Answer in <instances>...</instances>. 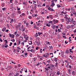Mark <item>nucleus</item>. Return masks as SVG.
<instances>
[{"label":"nucleus","instance_id":"obj_50","mask_svg":"<svg viewBox=\"0 0 76 76\" xmlns=\"http://www.w3.org/2000/svg\"><path fill=\"white\" fill-rule=\"evenodd\" d=\"M16 36L17 37H19V36H20V34H17Z\"/></svg>","mask_w":76,"mask_h":76},{"label":"nucleus","instance_id":"obj_4","mask_svg":"<svg viewBox=\"0 0 76 76\" xmlns=\"http://www.w3.org/2000/svg\"><path fill=\"white\" fill-rule=\"evenodd\" d=\"M65 16L64 17V18H65L66 20L67 19H69L70 18H69V16L67 15H65Z\"/></svg>","mask_w":76,"mask_h":76},{"label":"nucleus","instance_id":"obj_30","mask_svg":"<svg viewBox=\"0 0 76 76\" xmlns=\"http://www.w3.org/2000/svg\"><path fill=\"white\" fill-rule=\"evenodd\" d=\"M66 53H70V51L68 50H66Z\"/></svg>","mask_w":76,"mask_h":76},{"label":"nucleus","instance_id":"obj_42","mask_svg":"<svg viewBox=\"0 0 76 76\" xmlns=\"http://www.w3.org/2000/svg\"><path fill=\"white\" fill-rule=\"evenodd\" d=\"M17 50H21V49H20V48H19V47H17Z\"/></svg>","mask_w":76,"mask_h":76},{"label":"nucleus","instance_id":"obj_9","mask_svg":"<svg viewBox=\"0 0 76 76\" xmlns=\"http://www.w3.org/2000/svg\"><path fill=\"white\" fill-rule=\"evenodd\" d=\"M29 51H31V52L33 53H34V52H35V51L33 49H31V50H29Z\"/></svg>","mask_w":76,"mask_h":76},{"label":"nucleus","instance_id":"obj_26","mask_svg":"<svg viewBox=\"0 0 76 76\" xmlns=\"http://www.w3.org/2000/svg\"><path fill=\"white\" fill-rule=\"evenodd\" d=\"M32 16H31L29 15L28 16V18H29V19H32Z\"/></svg>","mask_w":76,"mask_h":76},{"label":"nucleus","instance_id":"obj_47","mask_svg":"<svg viewBox=\"0 0 76 76\" xmlns=\"http://www.w3.org/2000/svg\"><path fill=\"white\" fill-rule=\"evenodd\" d=\"M11 41H12L13 42H15V39H14L11 40Z\"/></svg>","mask_w":76,"mask_h":76},{"label":"nucleus","instance_id":"obj_37","mask_svg":"<svg viewBox=\"0 0 76 76\" xmlns=\"http://www.w3.org/2000/svg\"><path fill=\"white\" fill-rule=\"evenodd\" d=\"M51 9H52L50 7H49L48 8V10H50V11H51Z\"/></svg>","mask_w":76,"mask_h":76},{"label":"nucleus","instance_id":"obj_6","mask_svg":"<svg viewBox=\"0 0 76 76\" xmlns=\"http://www.w3.org/2000/svg\"><path fill=\"white\" fill-rule=\"evenodd\" d=\"M22 32H24L25 31V28L23 27V26L22 25V26L21 27Z\"/></svg>","mask_w":76,"mask_h":76},{"label":"nucleus","instance_id":"obj_3","mask_svg":"<svg viewBox=\"0 0 76 76\" xmlns=\"http://www.w3.org/2000/svg\"><path fill=\"white\" fill-rule=\"evenodd\" d=\"M43 56L45 58H48V57H49V54L47 53H45Z\"/></svg>","mask_w":76,"mask_h":76},{"label":"nucleus","instance_id":"obj_39","mask_svg":"<svg viewBox=\"0 0 76 76\" xmlns=\"http://www.w3.org/2000/svg\"><path fill=\"white\" fill-rule=\"evenodd\" d=\"M61 22H64V19H61Z\"/></svg>","mask_w":76,"mask_h":76},{"label":"nucleus","instance_id":"obj_11","mask_svg":"<svg viewBox=\"0 0 76 76\" xmlns=\"http://www.w3.org/2000/svg\"><path fill=\"white\" fill-rule=\"evenodd\" d=\"M32 16L33 17H37L38 15H37V14H32Z\"/></svg>","mask_w":76,"mask_h":76},{"label":"nucleus","instance_id":"obj_45","mask_svg":"<svg viewBox=\"0 0 76 76\" xmlns=\"http://www.w3.org/2000/svg\"><path fill=\"white\" fill-rule=\"evenodd\" d=\"M26 26H27V27H28V26L29 25L28 24V23H26Z\"/></svg>","mask_w":76,"mask_h":76},{"label":"nucleus","instance_id":"obj_13","mask_svg":"<svg viewBox=\"0 0 76 76\" xmlns=\"http://www.w3.org/2000/svg\"><path fill=\"white\" fill-rule=\"evenodd\" d=\"M55 5V4H54V2H53L52 3L50 6H51V7H54V6Z\"/></svg>","mask_w":76,"mask_h":76},{"label":"nucleus","instance_id":"obj_44","mask_svg":"<svg viewBox=\"0 0 76 76\" xmlns=\"http://www.w3.org/2000/svg\"><path fill=\"white\" fill-rule=\"evenodd\" d=\"M42 49H41L40 50V52L41 53H42Z\"/></svg>","mask_w":76,"mask_h":76},{"label":"nucleus","instance_id":"obj_32","mask_svg":"<svg viewBox=\"0 0 76 76\" xmlns=\"http://www.w3.org/2000/svg\"><path fill=\"white\" fill-rule=\"evenodd\" d=\"M17 11L18 12V14H20V13H21V12H20V11Z\"/></svg>","mask_w":76,"mask_h":76},{"label":"nucleus","instance_id":"obj_19","mask_svg":"<svg viewBox=\"0 0 76 76\" xmlns=\"http://www.w3.org/2000/svg\"><path fill=\"white\" fill-rule=\"evenodd\" d=\"M46 26H48V27H50V24L48 23L46 25Z\"/></svg>","mask_w":76,"mask_h":76},{"label":"nucleus","instance_id":"obj_31","mask_svg":"<svg viewBox=\"0 0 76 76\" xmlns=\"http://www.w3.org/2000/svg\"><path fill=\"white\" fill-rule=\"evenodd\" d=\"M55 26H54V25H53V26H52V28L53 29H56V28H55Z\"/></svg>","mask_w":76,"mask_h":76},{"label":"nucleus","instance_id":"obj_54","mask_svg":"<svg viewBox=\"0 0 76 76\" xmlns=\"http://www.w3.org/2000/svg\"><path fill=\"white\" fill-rule=\"evenodd\" d=\"M38 48H38V47H37L36 48V50H38Z\"/></svg>","mask_w":76,"mask_h":76},{"label":"nucleus","instance_id":"obj_63","mask_svg":"<svg viewBox=\"0 0 76 76\" xmlns=\"http://www.w3.org/2000/svg\"><path fill=\"white\" fill-rule=\"evenodd\" d=\"M24 42H21V44H22V45H24Z\"/></svg>","mask_w":76,"mask_h":76},{"label":"nucleus","instance_id":"obj_18","mask_svg":"<svg viewBox=\"0 0 76 76\" xmlns=\"http://www.w3.org/2000/svg\"><path fill=\"white\" fill-rule=\"evenodd\" d=\"M75 74L76 73H75V71H72V75H75Z\"/></svg>","mask_w":76,"mask_h":76},{"label":"nucleus","instance_id":"obj_40","mask_svg":"<svg viewBox=\"0 0 76 76\" xmlns=\"http://www.w3.org/2000/svg\"><path fill=\"white\" fill-rule=\"evenodd\" d=\"M57 6L58 7H61V6H60V5H59L58 4H57Z\"/></svg>","mask_w":76,"mask_h":76},{"label":"nucleus","instance_id":"obj_57","mask_svg":"<svg viewBox=\"0 0 76 76\" xmlns=\"http://www.w3.org/2000/svg\"><path fill=\"white\" fill-rule=\"evenodd\" d=\"M62 37L63 38H65V39H66V36H63Z\"/></svg>","mask_w":76,"mask_h":76},{"label":"nucleus","instance_id":"obj_14","mask_svg":"<svg viewBox=\"0 0 76 76\" xmlns=\"http://www.w3.org/2000/svg\"><path fill=\"white\" fill-rule=\"evenodd\" d=\"M73 25H75L76 24V22L75 21H74L72 23Z\"/></svg>","mask_w":76,"mask_h":76},{"label":"nucleus","instance_id":"obj_27","mask_svg":"<svg viewBox=\"0 0 76 76\" xmlns=\"http://www.w3.org/2000/svg\"><path fill=\"white\" fill-rule=\"evenodd\" d=\"M54 16L55 18H57V17L58 16V15H57V14H56V15H55Z\"/></svg>","mask_w":76,"mask_h":76},{"label":"nucleus","instance_id":"obj_36","mask_svg":"<svg viewBox=\"0 0 76 76\" xmlns=\"http://www.w3.org/2000/svg\"><path fill=\"white\" fill-rule=\"evenodd\" d=\"M4 41L5 42V44H7V42H8V41L6 39L4 40Z\"/></svg>","mask_w":76,"mask_h":76},{"label":"nucleus","instance_id":"obj_16","mask_svg":"<svg viewBox=\"0 0 76 76\" xmlns=\"http://www.w3.org/2000/svg\"><path fill=\"white\" fill-rule=\"evenodd\" d=\"M25 13H23L20 15V17H22L23 16H25Z\"/></svg>","mask_w":76,"mask_h":76},{"label":"nucleus","instance_id":"obj_20","mask_svg":"<svg viewBox=\"0 0 76 76\" xmlns=\"http://www.w3.org/2000/svg\"><path fill=\"white\" fill-rule=\"evenodd\" d=\"M13 22H14L13 19H12L11 20L10 22V23H13Z\"/></svg>","mask_w":76,"mask_h":76},{"label":"nucleus","instance_id":"obj_21","mask_svg":"<svg viewBox=\"0 0 76 76\" xmlns=\"http://www.w3.org/2000/svg\"><path fill=\"white\" fill-rule=\"evenodd\" d=\"M60 72L58 71L56 73V75H60Z\"/></svg>","mask_w":76,"mask_h":76},{"label":"nucleus","instance_id":"obj_53","mask_svg":"<svg viewBox=\"0 0 76 76\" xmlns=\"http://www.w3.org/2000/svg\"><path fill=\"white\" fill-rule=\"evenodd\" d=\"M53 22L55 24V23L56 22V20H53Z\"/></svg>","mask_w":76,"mask_h":76},{"label":"nucleus","instance_id":"obj_17","mask_svg":"<svg viewBox=\"0 0 76 76\" xmlns=\"http://www.w3.org/2000/svg\"><path fill=\"white\" fill-rule=\"evenodd\" d=\"M28 42L29 45H31V44H32L31 41H29Z\"/></svg>","mask_w":76,"mask_h":76},{"label":"nucleus","instance_id":"obj_25","mask_svg":"<svg viewBox=\"0 0 76 76\" xmlns=\"http://www.w3.org/2000/svg\"><path fill=\"white\" fill-rule=\"evenodd\" d=\"M46 44L47 45H48V44H49V45H50V42H48L47 41H46Z\"/></svg>","mask_w":76,"mask_h":76},{"label":"nucleus","instance_id":"obj_58","mask_svg":"<svg viewBox=\"0 0 76 76\" xmlns=\"http://www.w3.org/2000/svg\"><path fill=\"white\" fill-rule=\"evenodd\" d=\"M72 49H70L69 50L70 52V53H73V51H72Z\"/></svg>","mask_w":76,"mask_h":76},{"label":"nucleus","instance_id":"obj_15","mask_svg":"<svg viewBox=\"0 0 76 76\" xmlns=\"http://www.w3.org/2000/svg\"><path fill=\"white\" fill-rule=\"evenodd\" d=\"M49 18L50 19H53V16L52 15H49Z\"/></svg>","mask_w":76,"mask_h":76},{"label":"nucleus","instance_id":"obj_62","mask_svg":"<svg viewBox=\"0 0 76 76\" xmlns=\"http://www.w3.org/2000/svg\"><path fill=\"white\" fill-rule=\"evenodd\" d=\"M12 45V43L10 42V44L9 45L10 46H11Z\"/></svg>","mask_w":76,"mask_h":76},{"label":"nucleus","instance_id":"obj_46","mask_svg":"<svg viewBox=\"0 0 76 76\" xmlns=\"http://www.w3.org/2000/svg\"><path fill=\"white\" fill-rule=\"evenodd\" d=\"M58 32H61V30L60 29H58Z\"/></svg>","mask_w":76,"mask_h":76},{"label":"nucleus","instance_id":"obj_12","mask_svg":"<svg viewBox=\"0 0 76 76\" xmlns=\"http://www.w3.org/2000/svg\"><path fill=\"white\" fill-rule=\"evenodd\" d=\"M6 28L4 27L2 29V31H3V32H4L5 31V30H6Z\"/></svg>","mask_w":76,"mask_h":76},{"label":"nucleus","instance_id":"obj_10","mask_svg":"<svg viewBox=\"0 0 76 76\" xmlns=\"http://www.w3.org/2000/svg\"><path fill=\"white\" fill-rule=\"evenodd\" d=\"M53 60L55 61V62H57V60H58V59H57V58H53Z\"/></svg>","mask_w":76,"mask_h":76},{"label":"nucleus","instance_id":"obj_24","mask_svg":"<svg viewBox=\"0 0 76 76\" xmlns=\"http://www.w3.org/2000/svg\"><path fill=\"white\" fill-rule=\"evenodd\" d=\"M8 47V45L7 44L5 43V48H7Z\"/></svg>","mask_w":76,"mask_h":76},{"label":"nucleus","instance_id":"obj_48","mask_svg":"<svg viewBox=\"0 0 76 76\" xmlns=\"http://www.w3.org/2000/svg\"><path fill=\"white\" fill-rule=\"evenodd\" d=\"M6 8H3L2 9V10H6Z\"/></svg>","mask_w":76,"mask_h":76},{"label":"nucleus","instance_id":"obj_34","mask_svg":"<svg viewBox=\"0 0 76 76\" xmlns=\"http://www.w3.org/2000/svg\"><path fill=\"white\" fill-rule=\"evenodd\" d=\"M58 20H55V24H56V23H58Z\"/></svg>","mask_w":76,"mask_h":76},{"label":"nucleus","instance_id":"obj_51","mask_svg":"<svg viewBox=\"0 0 76 76\" xmlns=\"http://www.w3.org/2000/svg\"><path fill=\"white\" fill-rule=\"evenodd\" d=\"M71 71L70 69H69L68 71V72H69V73H70V71Z\"/></svg>","mask_w":76,"mask_h":76},{"label":"nucleus","instance_id":"obj_7","mask_svg":"<svg viewBox=\"0 0 76 76\" xmlns=\"http://www.w3.org/2000/svg\"><path fill=\"white\" fill-rule=\"evenodd\" d=\"M70 23H72L74 21V19L73 18L69 19Z\"/></svg>","mask_w":76,"mask_h":76},{"label":"nucleus","instance_id":"obj_29","mask_svg":"<svg viewBox=\"0 0 76 76\" xmlns=\"http://www.w3.org/2000/svg\"><path fill=\"white\" fill-rule=\"evenodd\" d=\"M56 67H57V66H58V63L57 62H56L55 63V65Z\"/></svg>","mask_w":76,"mask_h":76},{"label":"nucleus","instance_id":"obj_5","mask_svg":"<svg viewBox=\"0 0 76 76\" xmlns=\"http://www.w3.org/2000/svg\"><path fill=\"white\" fill-rule=\"evenodd\" d=\"M66 23L67 24V25H69V24L70 22V20L69 19H68L67 20H66Z\"/></svg>","mask_w":76,"mask_h":76},{"label":"nucleus","instance_id":"obj_41","mask_svg":"<svg viewBox=\"0 0 76 76\" xmlns=\"http://www.w3.org/2000/svg\"><path fill=\"white\" fill-rule=\"evenodd\" d=\"M74 25H72L70 26V27H71V28H73L74 27Z\"/></svg>","mask_w":76,"mask_h":76},{"label":"nucleus","instance_id":"obj_61","mask_svg":"<svg viewBox=\"0 0 76 76\" xmlns=\"http://www.w3.org/2000/svg\"><path fill=\"white\" fill-rule=\"evenodd\" d=\"M11 62H12V63H13V64H16L15 63L13 62V61H11Z\"/></svg>","mask_w":76,"mask_h":76},{"label":"nucleus","instance_id":"obj_43","mask_svg":"<svg viewBox=\"0 0 76 76\" xmlns=\"http://www.w3.org/2000/svg\"><path fill=\"white\" fill-rule=\"evenodd\" d=\"M5 4H4V3H3L2 4V7H4V6H5Z\"/></svg>","mask_w":76,"mask_h":76},{"label":"nucleus","instance_id":"obj_49","mask_svg":"<svg viewBox=\"0 0 76 76\" xmlns=\"http://www.w3.org/2000/svg\"><path fill=\"white\" fill-rule=\"evenodd\" d=\"M25 55V57H26V56H27L28 55V53H26L24 54Z\"/></svg>","mask_w":76,"mask_h":76},{"label":"nucleus","instance_id":"obj_64","mask_svg":"<svg viewBox=\"0 0 76 76\" xmlns=\"http://www.w3.org/2000/svg\"><path fill=\"white\" fill-rule=\"evenodd\" d=\"M18 75H19V73H17V74H16V75H15V76H18Z\"/></svg>","mask_w":76,"mask_h":76},{"label":"nucleus","instance_id":"obj_56","mask_svg":"<svg viewBox=\"0 0 76 76\" xmlns=\"http://www.w3.org/2000/svg\"><path fill=\"white\" fill-rule=\"evenodd\" d=\"M55 28H56V29H58V26H55Z\"/></svg>","mask_w":76,"mask_h":76},{"label":"nucleus","instance_id":"obj_8","mask_svg":"<svg viewBox=\"0 0 76 76\" xmlns=\"http://www.w3.org/2000/svg\"><path fill=\"white\" fill-rule=\"evenodd\" d=\"M64 52L62 51L61 53V57H64Z\"/></svg>","mask_w":76,"mask_h":76},{"label":"nucleus","instance_id":"obj_2","mask_svg":"<svg viewBox=\"0 0 76 76\" xmlns=\"http://www.w3.org/2000/svg\"><path fill=\"white\" fill-rule=\"evenodd\" d=\"M9 37H10L11 38H15V35L13 34H11L10 33Z\"/></svg>","mask_w":76,"mask_h":76},{"label":"nucleus","instance_id":"obj_33","mask_svg":"<svg viewBox=\"0 0 76 76\" xmlns=\"http://www.w3.org/2000/svg\"><path fill=\"white\" fill-rule=\"evenodd\" d=\"M37 44L38 45H39V44H40V43L39 42H37Z\"/></svg>","mask_w":76,"mask_h":76},{"label":"nucleus","instance_id":"obj_60","mask_svg":"<svg viewBox=\"0 0 76 76\" xmlns=\"http://www.w3.org/2000/svg\"><path fill=\"white\" fill-rule=\"evenodd\" d=\"M6 32H9V29H7V30L5 31Z\"/></svg>","mask_w":76,"mask_h":76},{"label":"nucleus","instance_id":"obj_23","mask_svg":"<svg viewBox=\"0 0 76 76\" xmlns=\"http://www.w3.org/2000/svg\"><path fill=\"white\" fill-rule=\"evenodd\" d=\"M37 57L34 58H33V60L34 61H36V60H37Z\"/></svg>","mask_w":76,"mask_h":76},{"label":"nucleus","instance_id":"obj_28","mask_svg":"<svg viewBox=\"0 0 76 76\" xmlns=\"http://www.w3.org/2000/svg\"><path fill=\"white\" fill-rule=\"evenodd\" d=\"M72 13H73V15H76V13L75 12V11H74L72 12Z\"/></svg>","mask_w":76,"mask_h":76},{"label":"nucleus","instance_id":"obj_1","mask_svg":"<svg viewBox=\"0 0 76 76\" xmlns=\"http://www.w3.org/2000/svg\"><path fill=\"white\" fill-rule=\"evenodd\" d=\"M18 25H18L17 26L19 28V31H22L21 28L23 25L22 24L20 23H19Z\"/></svg>","mask_w":76,"mask_h":76},{"label":"nucleus","instance_id":"obj_35","mask_svg":"<svg viewBox=\"0 0 76 76\" xmlns=\"http://www.w3.org/2000/svg\"><path fill=\"white\" fill-rule=\"evenodd\" d=\"M24 37L25 38V39L26 40H28V37H27L26 38H25V36H24Z\"/></svg>","mask_w":76,"mask_h":76},{"label":"nucleus","instance_id":"obj_55","mask_svg":"<svg viewBox=\"0 0 76 76\" xmlns=\"http://www.w3.org/2000/svg\"><path fill=\"white\" fill-rule=\"evenodd\" d=\"M65 44H67V43H68V42H67V41H65Z\"/></svg>","mask_w":76,"mask_h":76},{"label":"nucleus","instance_id":"obj_59","mask_svg":"<svg viewBox=\"0 0 76 76\" xmlns=\"http://www.w3.org/2000/svg\"><path fill=\"white\" fill-rule=\"evenodd\" d=\"M42 15H44V12H41Z\"/></svg>","mask_w":76,"mask_h":76},{"label":"nucleus","instance_id":"obj_52","mask_svg":"<svg viewBox=\"0 0 76 76\" xmlns=\"http://www.w3.org/2000/svg\"><path fill=\"white\" fill-rule=\"evenodd\" d=\"M18 45H20V41H18Z\"/></svg>","mask_w":76,"mask_h":76},{"label":"nucleus","instance_id":"obj_38","mask_svg":"<svg viewBox=\"0 0 76 76\" xmlns=\"http://www.w3.org/2000/svg\"><path fill=\"white\" fill-rule=\"evenodd\" d=\"M36 37H38V33H37V32H36Z\"/></svg>","mask_w":76,"mask_h":76},{"label":"nucleus","instance_id":"obj_22","mask_svg":"<svg viewBox=\"0 0 76 76\" xmlns=\"http://www.w3.org/2000/svg\"><path fill=\"white\" fill-rule=\"evenodd\" d=\"M17 33H18V31H15L14 32V34L15 35H17L18 34Z\"/></svg>","mask_w":76,"mask_h":76}]
</instances>
